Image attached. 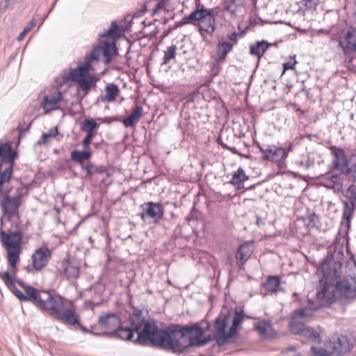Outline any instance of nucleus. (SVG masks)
Instances as JSON below:
<instances>
[{
	"label": "nucleus",
	"instance_id": "4d7b16f0",
	"mask_svg": "<svg viewBox=\"0 0 356 356\" xmlns=\"http://www.w3.org/2000/svg\"><path fill=\"white\" fill-rule=\"evenodd\" d=\"M269 145L259 146V149L262 154V159L264 160V156L267 154L266 150L268 149Z\"/></svg>",
	"mask_w": 356,
	"mask_h": 356
},
{
	"label": "nucleus",
	"instance_id": "a211bd4d",
	"mask_svg": "<svg viewBox=\"0 0 356 356\" xmlns=\"http://www.w3.org/2000/svg\"><path fill=\"white\" fill-rule=\"evenodd\" d=\"M267 154L264 156V160L278 162L287 157L286 149L283 147H276L273 145H269Z\"/></svg>",
	"mask_w": 356,
	"mask_h": 356
},
{
	"label": "nucleus",
	"instance_id": "e2e57ef3",
	"mask_svg": "<svg viewBox=\"0 0 356 356\" xmlns=\"http://www.w3.org/2000/svg\"><path fill=\"white\" fill-rule=\"evenodd\" d=\"M2 190H3V188H0V192H2Z\"/></svg>",
	"mask_w": 356,
	"mask_h": 356
},
{
	"label": "nucleus",
	"instance_id": "b1692460",
	"mask_svg": "<svg viewBox=\"0 0 356 356\" xmlns=\"http://www.w3.org/2000/svg\"><path fill=\"white\" fill-rule=\"evenodd\" d=\"M248 179V176L245 173L242 168H239L233 175L229 183L236 189L240 190L244 188V182Z\"/></svg>",
	"mask_w": 356,
	"mask_h": 356
},
{
	"label": "nucleus",
	"instance_id": "72a5a7b5",
	"mask_svg": "<svg viewBox=\"0 0 356 356\" xmlns=\"http://www.w3.org/2000/svg\"><path fill=\"white\" fill-rule=\"evenodd\" d=\"M105 91L106 95L104 100L107 102H110L115 100L119 90L117 85L111 83L106 87Z\"/></svg>",
	"mask_w": 356,
	"mask_h": 356
},
{
	"label": "nucleus",
	"instance_id": "49530a36",
	"mask_svg": "<svg viewBox=\"0 0 356 356\" xmlns=\"http://www.w3.org/2000/svg\"><path fill=\"white\" fill-rule=\"evenodd\" d=\"M311 351L312 352V356H329L327 352L322 348H317L315 346H312Z\"/></svg>",
	"mask_w": 356,
	"mask_h": 356
},
{
	"label": "nucleus",
	"instance_id": "ea45409f",
	"mask_svg": "<svg viewBox=\"0 0 356 356\" xmlns=\"http://www.w3.org/2000/svg\"><path fill=\"white\" fill-rule=\"evenodd\" d=\"M346 197L352 203L353 205H356V185L351 184L346 190Z\"/></svg>",
	"mask_w": 356,
	"mask_h": 356
},
{
	"label": "nucleus",
	"instance_id": "a18cd8bd",
	"mask_svg": "<svg viewBox=\"0 0 356 356\" xmlns=\"http://www.w3.org/2000/svg\"><path fill=\"white\" fill-rule=\"evenodd\" d=\"M318 221V216L313 213L308 216V222L307 224V226L309 229H312L314 227H317V222Z\"/></svg>",
	"mask_w": 356,
	"mask_h": 356
},
{
	"label": "nucleus",
	"instance_id": "f8f14e48",
	"mask_svg": "<svg viewBox=\"0 0 356 356\" xmlns=\"http://www.w3.org/2000/svg\"><path fill=\"white\" fill-rule=\"evenodd\" d=\"M51 257V252L47 247L37 249L32 254V263L34 269L40 270L44 268Z\"/></svg>",
	"mask_w": 356,
	"mask_h": 356
},
{
	"label": "nucleus",
	"instance_id": "393cba45",
	"mask_svg": "<svg viewBox=\"0 0 356 356\" xmlns=\"http://www.w3.org/2000/svg\"><path fill=\"white\" fill-rule=\"evenodd\" d=\"M92 156V149H83V150L75 149L71 152V159L77 163L82 164L89 160Z\"/></svg>",
	"mask_w": 356,
	"mask_h": 356
},
{
	"label": "nucleus",
	"instance_id": "680f3d73",
	"mask_svg": "<svg viewBox=\"0 0 356 356\" xmlns=\"http://www.w3.org/2000/svg\"><path fill=\"white\" fill-rule=\"evenodd\" d=\"M81 329L84 332H89V330H88L86 327H83V326H81Z\"/></svg>",
	"mask_w": 356,
	"mask_h": 356
},
{
	"label": "nucleus",
	"instance_id": "1a4fd4ad",
	"mask_svg": "<svg viewBox=\"0 0 356 356\" xmlns=\"http://www.w3.org/2000/svg\"><path fill=\"white\" fill-rule=\"evenodd\" d=\"M16 195L11 197L8 195L4 196L1 202V207L3 214L9 218L19 217V207L22 204V189L16 191Z\"/></svg>",
	"mask_w": 356,
	"mask_h": 356
},
{
	"label": "nucleus",
	"instance_id": "cd10ccee",
	"mask_svg": "<svg viewBox=\"0 0 356 356\" xmlns=\"http://www.w3.org/2000/svg\"><path fill=\"white\" fill-rule=\"evenodd\" d=\"M352 182H356V154H353L349 157V162L343 173Z\"/></svg>",
	"mask_w": 356,
	"mask_h": 356
},
{
	"label": "nucleus",
	"instance_id": "423d86ee",
	"mask_svg": "<svg viewBox=\"0 0 356 356\" xmlns=\"http://www.w3.org/2000/svg\"><path fill=\"white\" fill-rule=\"evenodd\" d=\"M312 314V309H309L307 307L295 311L290 323V330L294 334L305 337L310 341L320 343L321 342L320 334L313 328L306 327L301 321V319L310 316Z\"/></svg>",
	"mask_w": 356,
	"mask_h": 356
},
{
	"label": "nucleus",
	"instance_id": "f704fd0d",
	"mask_svg": "<svg viewBox=\"0 0 356 356\" xmlns=\"http://www.w3.org/2000/svg\"><path fill=\"white\" fill-rule=\"evenodd\" d=\"M63 271L68 277H77L79 275V268L70 262H65L63 265Z\"/></svg>",
	"mask_w": 356,
	"mask_h": 356
},
{
	"label": "nucleus",
	"instance_id": "9d476101",
	"mask_svg": "<svg viewBox=\"0 0 356 356\" xmlns=\"http://www.w3.org/2000/svg\"><path fill=\"white\" fill-rule=\"evenodd\" d=\"M143 211L140 213V218L145 221L147 218L154 220L157 222L163 216V208L159 203L153 202H146L141 206Z\"/></svg>",
	"mask_w": 356,
	"mask_h": 356
},
{
	"label": "nucleus",
	"instance_id": "58836bf2",
	"mask_svg": "<svg viewBox=\"0 0 356 356\" xmlns=\"http://www.w3.org/2000/svg\"><path fill=\"white\" fill-rule=\"evenodd\" d=\"M98 126L99 124L93 119H88L84 120L81 129L86 133H94V129Z\"/></svg>",
	"mask_w": 356,
	"mask_h": 356
},
{
	"label": "nucleus",
	"instance_id": "a19ab883",
	"mask_svg": "<svg viewBox=\"0 0 356 356\" xmlns=\"http://www.w3.org/2000/svg\"><path fill=\"white\" fill-rule=\"evenodd\" d=\"M58 134V129L56 127L50 129L48 132L44 133L42 136L43 143H47L50 138L56 137Z\"/></svg>",
	"mask_w": 356,
	"mask_h": 356
},
{
	"label": "nucleus",
	"instance_id": "f03ea898",
	"mask_svg": "<svg viewBox=\"0 0 356 356\" xmlns=\"http://www.w3.org/2000/svg\"><path fill=\"white\" fill-rule=\"evenodd\" d=\"M26 295L24 301H30L42 310L47 311L50 316L64 323L75 325L78 323V316L70 302H66L60 297H54L46 291H38L26 284L21 280L17 281Z\"/></svg>",
	"mask_w": 356,
	"mask_h": 356
},
{
	"label": "nucleus",
	"instance_id": "052dcab7",
	"mask_svg": "<svg viewBox=\"0 0 356 356\" xmlns=\"http://www.w3.org/2000/svg\"><path fill=\"white\" fill-rule=\"evenodd\" d=\"M286 350H287V351H291V352H292V351H295V350H296V347H295V346H289V348H287L286 349Z\"/></svg>",
	"mask_w": 356,
	"mask_h": 356
},
{
	"label": "nucleus",
	"instance_id": "dca6fc26",
	"mask_svg": "<svg viewBox=\"0 0 356 356\" xmlns=\"http://www.w3.org/2000/svg\"><path fill=\"white\" fill-rule=\"evenodd\" d=\"M348 162L349 157L346 155L343 149H337L332 152V163L335 170L343 173Z\"/></svg>",
	"mask_w": 356,
	"mask_h": 356
},
{
	"label": "nucleus",
	"instance_id": "37998d69",
	"mask_svg": "<svg viewBox=\"0 0 356 356\" xmlns=\"http://www.w3.org/2000/svg\"><path fill=\"white\" fill-rule=\"evenodd\" d=\"M117 24L115 22H111V27L108 29V30L104 33L103 34L100 35V37L101 38H106V37H109V38H113L114 34L115 33L116 31H117Z\"/></svg>",
	"mask_w": 356,
	"mask_h": 356
},
{
	"label": "nucleus",
	"instance_id": "39448f33",
	"mask_svg": "<svg viewBox=\"0 0 356 356\" xmlns=\"http://www.w3.org/2000/svg\"><path fill=\"white\" fill-rule=\"evenodd\" d=\"M22 238V233L19 230L6 232L2 228L0 229L1 242L6 250L8 263L13 273H15L20 260Z\"/></svg>",
	"mask_w": 356,
	"mask_h": 356
},
{
	"label": "nucleus",
	"instance_id": "473e14b6",
	"mask_svg": "<svg viewBox=\"0 0 356 356\" xmlns=\"http://www.w3.org/2000/svg\"><path fill=\"white\" fill-rule=\"evenodd\" d=\"M82 170L86 172L87 175L92 176L95 174H102L106 172V168L104 165H95L91 162H88L82 165Z\"/></svg>",
	"mask_w": 356,
	"mask_h": 356
},
{
	"label": "nucleus",
	"instance_id": "a878e982",
	"mask_svg": "<svg viewBox=\"0 0 356 356\" xmlns=\"http://www.w3.org/2000/svg\"><path fill=\"white\" fill-rule=\"evenodd\" d=\"M271 45V43L265 40L257 42L255 44L250 46V53L251 55L256 56L258 58V60H259Z\"/></svg>",
	"mask_w": 356,
	"mask_h": 356
},
{
	"label": "nucleus",
	"instance_id": "0e129e2a",
	"mask_svg": "<svg viewBox=\"0 0 356 356\" xmlns=\"http://www.w3.org/2000/svg\"><path fill=\"white\" fill-rule=\"evenodd\" d=\"M2 164H0V169L1 168Z\"/></svg>",
	"mask_w": 356,
	"mask_h": 356
},
{
	"label": "nucleus",
	"instance_id": "bf43d9fd",
	"mask_svg": "<svg viewBox=\"0 0 356 356\" xmlns=\"http://www.w3.org/2000/svg\"><path fill=\"white\" fill-rule=\"evenodd\" d=\"M292 150H293V145L291 143V144H289V145H288V147H287V148H286V152L288 153L289 152H291V151H292Z\"/></svg>",
	"mask_w": 356,
	"mask_h": 356
},
{
	"label": "nucleus",
	"instance_id": "aec40b11",
	"mask_svg": "<svg viewBox=\"0 0 356 356\" xmlns=\"http://www.w3.org/2000/svg\"><path fill=\"white\" fill-rule=\"evenodd\" d=\"M282 277L280 275H270L263 283L264 288L268 292L277 293L282 290Z\"/></svg>",
	"mask_w": 356,
	"mask_h": 356
},
{
	"label": "nucleus",
	"instance_id": "6e6552de",
	"mask_svg": "<svg viewBox=\"0 0 356 356\" xmlns=\"http://www.w3.org/2000/svg\"><path fill=\"white\" fill-rule=\"evenodd\" d=\"M194 22H198L199 29L201 33L205 32L211 34L216 30L215 17L211 10L202 7L196 9L191 13V18Z\"/></svg>",
	"mask_w": 356,
	"mask_h": 356
},
{
	"label": "nucleus",
	"instance_id": "6ab92c4d",
	"mask_svg": "<svg viewBox=\"0 0 356 356\" xmlns=\"http://www.w3.org/2000/svg\"><path fill=\"white\" fill-rule=\"evenodd\" d=\"M16 156V152L13 150L9 143H3L0 140V159L2 162L13 164Z\"/></svg>",
	"mask_w": 356,
	"mask_h": 356
},
{
	"label": "nucleus",
	"instance_id": "c9c22d12",
	"mask_svg": "<svg viewBox=\"0 0 356 356\" xmlns=\"http://www.w3.org/2000/svg\"><path fill=\"white\" fill-rule=\"evenodd\" d=\"M343 218L346 220L347 224L350 223V219L355 211V208L356 205H353L352 203H348L347 201H343Z\"/></svg>",
	"mask_w": 356,
	"mask_h": 356
},
{
	"label": "nucleus",
	"instance_id": "4be33fe9",
	"mask_svg": "<svg viewBox=\"0 0 356 356\" xmlns=\"http://www.w3.org/2000/svg\"><path fill=\"white\" fill-rule=\"evenodd\" d=\"M0 277L8 287L13 289V293L18 299L23 301L26 299V296L15 287V282L8 271L0 273Z\"/></svg>",
	"mask_w": 356,
	"mask_h": 356
},
{
	"label": "nucleus",
	"instance_id": "9b49d317",
	"mask_svg": "<svg viewBox=\"0 0 356 356\" xmlns=\"http://www.w3.org/2000/svg\"><path fill=\"white\" fill-rule=\"evenodd\" d=\"M343 53L348 55L356 52V28L348 27L342 31Z\"/></svg>",
	"mask_w": 356,
	"mask_h": 356
},
{
	"label": "nucleus",
	"instance_id": "5fc2aeb1",
	"mask_svg": "<svg viewBox=\"0 0 356 356\" xmlns=\"http://www.w3.org/2000/svg\"><path fill=\"white\" fill-rule=\"evenodd\" d=\"M165 6V2L164 1L159 2L156 5V8L153 10V14L158 13L161 10L164 9Z\"/></svg>",
	"mask_w": 356,
	"mask_h": 356
},
{
	"label": "nucleus",
	"instance_id": "8fccbe9b",
	"mask_svg": "<svg viewBox=\"0 0 356 356\" xmlns=\"http://www.w3.org/2000/svg\"><path fill=\"white\" fill-rule=\"evenodd\" d=\"M35 25V23L31 22L28 26H26L23 31L18 35L17 40L21 41L24 39L25 35L33 29V26Z\"/></svg>",
	"mask_w": 356,
	"mask_h": 356
},
{
	"label": "nucleus",
	"instance_id": "7c9ffc66",
	"mask_svg": "<svg viewBox=\"0 0 356 356\" xmlns=\"http://www.w3.org/2000/svg\"><path fill=\"white\" fill-rule=\"evenodd\" d=\"M244 318L242 312H235L232 318V325L228 330V337H234L236 334L238 326L241 324Z\"/></svg>",
	"mask_w": 356,
	"mask_h": 356
},
{
	"label": "nucleus",
	"instance_id": "5701e85b",
	"mask_svg": "<svg viewBox=\"0 0 356 356\" xmlns=\"http://www.w3.org/2000/svg\"><path fill=\"white\" fill-rule=\"evenodd\" d=\"M325 186L329 188L340 190L343 186L342 174H327L325 175Z\"/></svg>",
	"mask_w": 356,
	"mask_h": 356
},
{
	"label": "nucleus",
	"instance_id": "de8ad7c7",
	"mask_svg": "<svg viewBox=\"0 0 356 356\" xmlns=\"http://www.w3.org/2000/svg\"><path fill=\"white\" fill-rule=\"evenodd\" d=\"M342 41V34L340 35L339 38H332L330 40V45L332 47H338L340 48L343 51V45L339 44Z\"/></svg>",
	"mask_w": 356,
	"mask_h": 356
},
{
	"label": "nucleus",
	"instance_id": "0eeeda50",
	"mask_svg": "<svg viewBox=\"0 0 356 356\" xmlns=\"http://www.w3.org/2000/svg\"><path fill=\"white\" fill-rule=\"evenodd\" d=\"M141 310H135L130 316L127 325H120V326L112 332V336L121 339L130 341L134 337V333H138V336L143 331L145 324L147 323H156L154 321H145L142 316Z\"/></svg>",
	"mask_w": 356,
	"mask_h": 356
},
{
	"label": "nucleus",
	"instance_id": "412c9836",
	"mask_svg": "<svg viewBox=\"0 0 356 356\" xmlns=\"http://www.w3.org/2000/svg\"><path fill=\"white\" fill-rule=\"evenodd\" d=\"M254 328L264 338H271L275 334V332L270 321H259L254 325Z\"/></svg>",
	"mask_w": 356,
	"mask_h": 356
},
{
	"label": "nucleus",
	"instance_id": "13d9d810",
	"mask_svg": "<svg viewBox=\"0 0 356 356\" xmlns=\"http://www.w3.org/2000/svg\"><path fill=\"white\" fill-rule=\"evenodd\" d=\"M9 1H10V0H6V3H5L4 6L3 8H1L0 10H5L8 8V6Z\"/></svg>",
	"mask_w": 356,
	"mask_h": 356
},
{
	"label": "nucleus",
	"instance_id": "864d4df0",
	"mask_svg": "<svg viewBox=\"0 0 356 356\" xmlns=\"http://www.w3.org/2000/svg\"><path fill=\"white\" fill-rule=\"evenodd\" d=\"M238 35V33L236 32H233L232 34L229 35L227 36V39L229 40V42H231L232 44H233V45L236 44Z\"/></svg>",
	"mask_w": 356,
	"mask_h": 356
},
{
	"label": "nucleus",
	"instance_id": "c85d7f7f",
	"mask_svg": "<svg viewBox=\"0 0 356 356\" xmlns=\"http://www.w3.org/2000/svg\"><path fill=\"white\" fill-rule=\"evenodd\" d=\"M143 107L137 106L134 111L123 120V124L126 127H130L138 122L142 116Z\"/></svg>",
	"mask_w": 356,
	"mask_h": 356
},
{
	"label": "nucleus",
	"instance_id": "2f4dec72",
	"mask_svg": "<svg viewBox=\"0 0 356 356\" xmlns=\"http://www.w3.org/2000/svg\"><path fill=\"white\" fill-rule=\"evenodd\" d=\"M95 48L101 49L102 54H103L104 56L106 58V62L110 61L112 56L115 54V51H116L115 43L113 42V41L104 42L103 47L97 46Z\"/></svg>",
	"mask_w": 356,
	"mask_h": 356
},
{
	"label": "nucleus",
	"instance_id": "f3484780",
	"mask_svg": "<svg viewBox=\"0 0 356 356\" xmlns=\"http://www.w3.org/2000/svg\"><path fill=\"white\" fill-rule=\"evenodd\" d=\"M62 100V94L59 92H54L49 96H45L41 103V106L45 113L58 108V104Z\"/></svg>",
	"mask_w": 356,
	"mask_h": 356
},
{
	"label": "nucleus",
	"instance_id": "4468645a",
	"mask_svg": "<svg viewBox=\"0 0 356 356\" xmlns=\"http://www.w3.org/2000/svg\"><path fill=\"white\" fill-rule=\"evenodd\" d=\"M336 289L340 293L341 298L352 300L356 298V282L353 280L348 281H336Z\"/></svg>",
	"mask_w": 356,
	"mask_h": 356
},
{
	"label": "nucleus",
	"instance_id": "603ef678",
	"mask_svg": "<svg viewBox=\"0 0 356 356\" xmlns=\"http://www.w3.org/2000/svg\"><path fill=\"white\" fill-rule=\"evenodd\" d=\"M297 63L296 60H294L293 62H286L283 64V72L282 74H284L287 70H293L295 68V65Z\"/></svg>",
	"mask_w": 356,
	"mask_h": 356
},
{
	"label": "nucleus",
	"instance_id": "c03bdc74",
	"mask_svg": "<svg viewBox=\"0 0 356 356\" xmlns=\"http://www.w3.org/2000/svg\"><path fill=\"white\" fill-rule=\"evenodd\" d=\"M94 136H95L94 133H87L86 137L83 138V140L81 142V145L83 147V149H91V147H90V144L91 140Z\"/></svg>",
	"mask_w": 356,
	"mask_h": 356
},
{
	"label": "nucleus",
	"instance_id": "7ed1b4c3",
	"mask_svg": "<svg viewBox=\"0 0 356 356\" xmlns=\"http://www.w3.org/2000/svg\"><path fill=\"white\" fill-rule=\"evenodd\" d=\"M344 263V255L341 250H334L332 254H328L321 264V270L323 278L321 282H324V286L321 291L316 293V300L308 299V305L305 307L312 309V312L318 307L330 304L334 300L332 293L327 288V285H332L340 278L341 268Z\"/></svg>",
	"mask_w": 356,
	"mask_h": 356
},
{
	"label": "nucleus",
	"instance_id": "79ce46f5",
	"mask_svg": "<svg viewBox=\"0 0 356 356\" xmlns=\"http://www.w3.org/2000/svg\"><path fill=\"white\" fill-rule=\"evenodd\" d=\"M190 18H191V14L188 15V16H185L184 17H183L181 20L175 23L173 28L170 29V30L168 31V33H170L171 31L176 29L179 27H181L186 24L193 23V19H190Z\"/></svg>",
	"mask_w": 356,
	"mask_h": 356
},
{
	"label": "nucleus",
	"instance_id": "4c0bfd02",
	"mask_svg": "<svg viewBox=\"0 0 356 356\" xmlns=\"http://www.w3.org/2000/svg\"><path fill=\"white\" fill-rule=\"evenodd\" d=\"M177 51L176 45H171L168 47L166 50L164 51V56L163 58V65H166L170 62V60L175 57Z\"/></svg>",
	"mask_w": 356,
	"mask_h": 356
},
{
	"label": "nucleus",
	"instance_id": "20e7f679",
	"mask_svg": "<svg viewBox=\"0 0 356 356\" xmlns=\"http://www.w3.org/2000/svg\"><path fill=\"white\" fill-rule=\"evenodd\" d=\"M101 55V49L94 48L89 54L86 56L83 63L76 68L72 69L70 72L71 79L78 83L79 87L85 92V94L88 93L90 87L95 85L97 80L94 76L88 75V74L95 70L93 65L98 62Z\"/></svg>",
	"mask_w": 356,
	"mask_h": 356
},
{
	"label": "nucleus",
	"instance_id": "ddd939ff",
	"mask_svg": "<svg viewBox=\"0 0 356 356\" xmlns=\"http://www.w3.org/2000/svg\"><path fill=\"white\" fill-rule=\"evenodd\" d=\"M227 317L226 316H219L215 321L214 337L219 345L225 344L227 340L233 337H228V332H226Z\"/></svg>",
	"mask_w": 356,
	"mask_h": 356
},
{
	"label": "nucleus",
	"instance_id": "09e8293b",
	"mask_svg": "<svg viewBox=\"0 0 356 356\" xmlns=\"http://www.w3.org/2000/svg\"><path fill=\"white\" fill-rule=\"evenodd\" d=\"M222 63L218 61V58H216L215 60L211 63V72L213 75H216L219 72Z\"/></svg>",
	"mask_w": 356,
	"mask_h": 356
},
{
	"label": "nucleus",
	"instance_id": "e433bc0d",
	"mask_svg": "<svg viewBox=\"0 0 356 356\" xmlns=\"http://www.w3.org/2000/svg\"><path fill=\"white\" fill-rule=\"evenodd\" d=\"M13 175V164H8L2 172H0V188H3L5 182L8 181Z\"/></svg>",
	"mask_w": 356,
	"mask_h": 356
},
{
	"label": "nucleus",
	"instance_id": "3c124183",
	"mask_svg": "<svg viewBox=\"0 0 356 356\" xmlns=\"http://www.w3.org/2000/svg\"><path fill=\"white\" fill-rule=\"evenodd\" d=\"M319 0H302V4L307 8L312 9L315 8L318 5Z\"/></svg>",
	"mask_w": 356,
	"mask_h": 356
},
{
	"label": "nucleus",
	"instance_id": "bb28decb",
	"mask_svg": "<svg viewBox=\"0 0 356 356\" xmlns=\"http://www.w3.org/2000/svg\"><path fill=\"white\" fill-rule=\"evenodd\" d=\"M233 44L227 41H222L217 44L216 57L218 61L223 62L227 54L232 51Z\"/></svg>",
	"mask_w": 356,
	"mask_h": 356
},
{
	"label": "nucleus",
	"instance_id": "c756f323",
	"mask_svg": "<svg viewBox=\"0 0 356 356\" xmlns=\"http://www.w3.org/2000/svg\"><path fill=\"white\" fill-rule=\"evenodd\" d=\"M252 250L248 245H241L236 252V258L239 265L243 264L250 257Z\"/></svg>",
	"mask_w": 356,
	"mask_h": 356
},
{
	"label": "nucleus",
	"instance_id": "f257e3e1",
	"mask_svg": "<svg viewBox=\"0 0 356 356\" xmlns=\"http://www.w3.org/2000/svg\"><path fill=\"white\" fill-rule=\"evenodd\" d=\"M202 329L197 324L191 326L169 327L168 330L159 329L156 323H147L134 342L144 345L150 342L173 353L181 351L188 346H202L209 340L204 339Z\"/></svg>",
	"mask_w": 356,
	"mask_h": 356
},
{
	"label": "nucleus",
	"instance_id": "6e6d98bb",
	"mask_svg": "<svg viewBox=\"0 0 356 356\" xmlns=\"http://www.w3.org/2000/svg\"><path fill=\"white\" fill-rule=\"evenodd\" d=\"M222 147L224 148L229 150L232 153L239 155V153H238V150L236 149V147H229V146H228L227 145H222Z\"/></svg>",
	"mask_w": 356,
	"mask_h": 356
},
{
	"label": "nucleus",
	"instance_id": "2eb2a0df",
	"mask_svg": "<svg viewBox=\"0 0 356 356\" xmlns=\"http://www.w3.org/2000/svg\"><path fill=\"white\" fill-rule=\"evenodd\" d=\"M98 323L106 330L112 332L115 331L120 325V320L116 314L108 313L99 317Z\"/></svg>",
	"mask_w": 356,
	"mask_h": 356
}]
</instances>
